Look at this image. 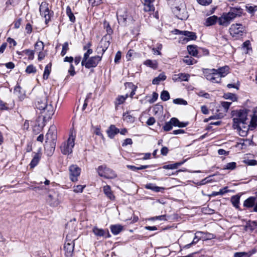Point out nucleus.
<instances>
[{
    "label": "nucleus",
    "instance_id": "1",
    "mask_svg": "<svg viewBox=\"0 0 257 257\" xmlns=\"http://www.w3.org/2000/svg\"><path fill=\"white\" fill-rule=\"evenodd\" d=\"M57 99L56 95L51 94H50L48 97L45 96L44 98L38 99L36 103L37 108L41 110V113L45 119H50L53 115L54 109L52 102Z\"/></svg>",
    "mask_w": 257,
    "mask_h": 257
},
{
    "label": "nucleus",
    "instance_id": "2",
    "mask_svg": "<svg viewBox=\"0 0 257 257\" xmlns=\"http://www.w3.org/2000/svg\"><path fill=\"white\" fill-rule=\"evenodd\" d=\"M233 118V127L237 130L240 136H245L248 131L247 120V111L240 110L234 112Z\"/></svg>",
    "mask_w": 257,
    "mask_h": 257
},
{
    "label": "nucleus",
    "instance_id": "3",
    "mask_svg": "<svg viewBox=\"0 0 257 257\" xmlns=\"http://www.w3.org/2000/svg\"><path fill=\"white\" fill-rule=\"evenodd\" d=\"M229 68L225 66L218 69H205L203 73L206 78L212 83H219L221 78L225 77L228 73Z\"/></svg>",
    "mask_w": 257,
    "mask_h": 257
},
{
    "label": "nucleus",
    "instance_id": "4",
    "mask_svg": "<svg viewBox=\"0 0 257 257\" xmlns=\"http://www.w3.org/2000/svg\"><path fill=\"white\" fill-rule=\"evenodd\" d=\"M242 11V9L240 8H231L228 13H223L218 18L219 25L225 27L228 26L233 19L241 16Z\"/></svg>",
    "mask_w": 257,
    "mask_h": 257
},
{
    "label": "nucleus",
    "instance_id": "5",
    "mask_svg": "<svg viewBox=\"0 0 257 257\" xmlns=\"http://www.w3.org/2000/svg\"><path fill=\"white\" fill-rule=\"evenodd\" d=\"M75 134L71 131L67 142H64L61 147V152L63 154L68 155L72 152V149L75 145Z\"/></svg>",
    "mask_w": 257,
    "mask_h": 257
},
{
    "label": "nucleus",
    "instance_id": "6",
    "mask_svg": "<svg viewBox=\"0 0 257 257\" xmlns=\"http://www.w3.org/2000/svg\"><path fill=\"white\" fill-rule=\"evenodd\" d=\"M172 33L175 35H180L182 36L180 38V41L182 43H186L189 41L195 40L197 38L196 34L192 32L187 31H180L178 29H175L172 31Z\"/></svg>",
    "mask_w": 257,
    "mask_h": 257
},
{
    "label": "nucleus",
    "instance_id": "7",
    "mask_svg": "<svg viewBox=\"0 0 257 257\" xmlns=\"http://www.w3.org/2000/svg\"><path fill=\"white\" fill-rule=\"evenodd\" d=\"M97 171L99 176L107 179H114L117 177L115 172L105 165L99 166Z\"/></svg>",
    "mask_w": 257,
    "mask_h": 257
},
{
    "label": "nucleus",
    "instance_id": "8",
    "mask_svg": "<svg viewBox=\"0 0 257 257\" xmlns=\"http://www.w3.org/2000/svg\"><path fill=\"white\" fill-rule=\"evenodd\" d=\"M101 56H95L93 57H88L85 60L83 59L81 62V65L84 66L85 68L89 69L97 66L98 64L101 61Z\"/></svg>",
    "mask_w": 257,
    "mask_h": 257
},
{
    "label": "nucleus",
    "instance_id": "9",
    "mask_svg": "<svg viewBox=\"0 0 257 257\" xmlns=\"http://www.w3.org/2000/svg\"><path fill=\"white\" fill-rule=\"evenodd\" d=\"M77 238H73L72 235L71 233L67 234L66 236L67 242L64 244V248L65 251V254L67 256H71L74 247V240Z\"/></svg>",
    "mask_w": 257,
    "mask_h": 257
},
{
    "label": "nucleus",
    "instance_id": "10",
    "mask_svg": "<svg viewBox=\"0 0 257 257\" xmlns=\"http://www.w3.org/2000/svg\"><path fill=\"white\" fill-rule=\"evenodd\" d=\"M244 30V27L240 24H232L229 28L230 34L233 37L242 36Z\"/></svg>",
    "mask_w": 257,
    "mask_h": 257
},
{
    "label": "nucleus",
    "instance_id": "11",
    "mask_svg": "<svg viewBox=\"0 0 257 257\" xmlns=\"http://www.w3.org/2000/svg\"><path fill=\"white\" fill-rule=\"evenodd\" d=\"M39 11L40 15L45 18L46 23H47L51 18L48 4L46 2H42L40 6Z\"/></svg>",
    "mask_w": 257,
    "mask_h": 257
},
{
    "label": "nucleus",
    "instance_id": "12",
    "mask_svg": "<svg viewBox=\"0 0 257 257\" xmlns=\"http://www.w3.org/2000/svg\"><path fill=\"white\" fill-rule=\"evenodd\" d=\"M69 171L70 180L73 182L77 181L81 173V168L76 165H72L69 167Z\"/></svg>",
    "mask_w": 257,
    "mask_h": 257
},
{
    "label": "nucleus",
    "instance_id": "13",
    "mask_svg": "<svg viewBox=\"0 0 257 257\" xmlns=\"http://www.w3.org/2000/svg\"><path fill=\"white\" fill-rule=\"evenodd\" d=\"M47 203L52 207H56L60 202V198L58 194H50L47 198Z\"/></svg>",
    "mask_w": 257,
    "mask_h": 257
},
{
    "label": "nucleus",
    "instance_id": "14",
    "mask_svg": "<svg viewBox=\"0 0 257 257\" xmlns=\"http://www.w3.org/2000/svg\"><path fill=\"white\" fill-rule=\"evenodd\" d=\"M174 12L178 15V18L181 20L186 19L188 17V14L184 4H181L180 7H176Z\"/></svg>",
    "mask_w": 257,
    "mask_h": 257
},
{
    "label": "nucleus",
    "instance_id": "15",
    "mask_svg": "<svg viewBox=\"0 0 257 257\" xmlns=\"http://www.w3.org/2000/svg\"><path fill=\"white\" fill-rule=\"evenodd\" d=\"M117 18L119 24L125 25L127 19V14L125 9H120L117 12Z\"/></svg>",
    "mask_w": 257,
    "mask_h": 257
},
{
    "label": "nucleus",
    "instance_id": "16",
    "mask_svg": "<svg viewBox=\"0 0 257 257\" xmlns=\"http://www.w3.org/2000/svg\"><path fill=\"white\" fill-rule=\"evenodd\" d=\"M92 231L94 234L98 237L104 236L106 235V237H109L110 235L108 230H105L104 229L99 228L96 226L93 227Z\"/></svg>",
    "mask_w": 257,
    "mask_h": 257
},
{
    "label": "nucleus",
    "instance_id": "17",
    "mask_svg": "<svg viewBox=\"0 0 257 257\" xmlns=\"http://www.w3.org/2000/svg\"><path fill=\"white\" fill-rule=\"evenodd\" d=\"M154 2V0H144V10L145 12H154L155 11Z\"/></svg>",
    "mask_w": 257,
    "mask_h": 257
},
{
    "label": "nucleus",
    "instance_id": "18",
    "mask_svg": "<svg viewBox=\"0 0 257 257\" xmlns=\"http://www.w3.org/2000/svg\"><path fill=\"white\" fill-rule=\"evenodd\" d=\"M190 75L185 73H179L177 75H174L173 76L172 79L174 82L176 81H187Z\"/></svg>",
    "mask_w": 257,
    "mask_h": 257
},
{
    "label": "nucleus",
    "instance_id": "19",
    "mask_svg": "<svg viewBox=\"0 0 257 257\" xmlns=\"http://www.w3.org/2000/svg\"><path fill=\"white\" fill-rule=\"evenodd\" d=\"M108 137L113 139L115 135L119 133V130L114 125H111L106 131Z\"/></svg>",
    "mask_w": 257,
    "mask_h": 257
},
{
    "label": "nucleus",
    "instance_id": "20",
    "mask_svg": "<svg viewBox=\"0 0 257 257\" xmlns=\"http://www.w3.org/2000/svg\"><path fill=\"white\" fill-rule=\"evenodd\" d=\"M14 94L17 96L19 99L22 101L25 97V93L24 92H22L21 87L20 85H17L15 86L14 90Z\"/></svg>",
    "mask_w": 257,
    "mask_h": 257
},
{
    "label": "nucleus",
    "instance_id": "21",
    "mask_svg": "<svg viewBox=\"0 0 257 257\" xmlns=\"http://www.w3.org/2000/svg\"><path fill=\"white\" fill-rule=\"evenodd\" d=\"M53 128H54V127H51L46 135V142L47 143H51V142L54 141L55 139V135L52 132Z\"/></svg>",
    "mask_w": 257,
    "mask_h": 257
},
{
    "label": "nucleus",
    "instance_id": "22",
    "mask_svg": "<svg viewBox=\"0 0 257 257\" xmlns=\"http://www.w3.org/2000/svg\"><path fill=\"white\" fill-rule=\"evenodd\" d=\"M111 232L114 234H118L123 229V226L120 224L112 225L110 227Z\"/></svg>",
    "mask_w": 257,
    "mask_h": 257
},
{
    "label": "nucleus",
    "instance_id": "23",
    "mask_svg": "<svg viewBox=\"0 0 257 257\" xmlns=\"http://www.w3.org/2000/svg\"><path fill=\"white\" fill-rule=\"evenodd\" d=\"M217 20L218 21V19L216 16L209 17L206 19L205 25L206 26H212L214 25Z\"/></svg>",
    "mask_w": 257,
    "mask_h": 257
},
{
    "label": "nucleus",
    "instance_id": "24",
    "mask_svg": "<svg viewBox=\"0 0 257 257\" xmlns=\"http://www.w3.org/2000/svg\"><path fill=\"white\" fill-rule=\"evenodd\" d=\"M170 121L172 124V125L178 126L179 127H185L187 125V123L180 122L177 118L175 117L172 118L170 119Z\"/></svg>",
    "mask_w": 257,
    "mask_h": 257
},
{
    "label": "nucleus",
    "instance_id": "25",
    "mask_svg": "<svg viewBox=\"0 0 257 257\" xmlns=\"http://www.w3.org/2000/svg\"><path fill=\"white\" fill-rule=\"evenodd\" d=\"M145 188L156 192H162L164 190V188L156 186L154 184L151 183L146 185Z\"/></svg>",
    "mask_w": 257,
    "mask_h": 257
},
{
    "label": "nucleus",
    "instance_id": "26",
    "mask_svg": "<svg viewBox=\"0 0 257 257\" xmlns=\"http://www.w3.org/2000/svg\"><path fill=\"white\" fill-rule=\"evenodd\" d=\"M203 234L202 231H197L195 234V236L193 238L192 242L186 245V247H189L191 244H193L197 242L200 239H201V235Z\"/></svg>",
    "mask_w": 257,
    "mask_h": 257
},
{
    "label": "nucleus",
    "instance_id": "27",
    "mask_svg": "<svg viewBox=\"0 0 257 257\" xmlns=\"http://www.w3.org/2000/svg\"><path fill=\"white\" fill-rule=\"evenodd\" d=\"M144 64L153 69H156L158 66L157 62L156 60H151L150 59L146 60L144 62Z\"/></svg>",
    "mask_w": 257,
    "mask_h": 257
},
{
    "label": "nucleus",
    "instance_id": "28",
    "mask_svg": "<svg viewBox=\"0 0 257 257\" xmlns=\"http://www.w3.org/2000/svg\"><path fill=\"white\" fill-rule=\"evenodd\" d=\"M166 79V76L164 73H161L159 76L155 78L152 81L153 84H158L161 81H164Z\"/></svg>",
    "mask_w": 257,
    "mask_h": 257
},
{
    "label": "nucleus",
    "instance_id": "29",
    "mask_svg": "<svg viewBox=\"0 0 257 257\" xmlns=\"http://www.w3.org/2000/svg\"><path fill=\"white\" fill-rule=\"evenodd\" d=\"M187 50L189 53L193 56L196 57L198 54V50L195 46L189 45L187 47Z\"/></svg>",
    "mask_w": 257,
    "mask_h": 257
},
{
    "label": "nucleus",
    "instance_id": "30",
    "mask_svg": "<svg viewBox=\"0 0 257 257\" xmlns=\"http://www.w3.org/2000/svg\"><path fill=\"white\" fill-rule=\"evenodd\" d=\"M21 53H24L26 55L28 56V59L30 60H32L34 58V51L26 49L23 51L21 53H19V54L20 55Z\"/></svg>",
    "mask_w": 257,
    "mask_h": 257
},
{
    "label": "nucleus",
    "instance_id": "31",
    "mask_svg": "<svg viewBox=\"0 0 257 257\" xmlns=\"http://www.w3.org/2000/svg\"><path fill=\"white\" fill-rule=\"evenodd\" d=\"M257 125V115H254L251 118V119L250 121L249 124H247L248 128L252 130Z\"/></svg>",
    "mask_w": 257,
    "mask_h": 257
},
{
    "label": "nucleus",
    "instance_id": "32",
    "mask_svg": "<svg viewBox=\"0 0 257 257\" xmlns=\"http://www.w3.org/2000/svg\"><path fill=\"white\" fill-rule=\"evenodd\" d=\"M40 158V156L38 154H36L34 155L33 159L30 163L31 168H34L38 164L39 162Z\"/></svg>",
    "mask_w": 257,
    "mask_h": 257
},
{
    "label": "nucleus",
    "instance_id": "33",
    "mask_svg": "<svg viewBox=\"0 0 257 257\" xmlns=\"http://www.w3.org/2000/svg\"><path fill=\"white\" fill-rule=\"evenodd\" d=\"M255 198L253 197H250L246 199L244 202V205L246 207H252L253 205H255Z\"/></svg>",
    "mask_w": 257,
    "mask_h": 257
},
{
    "label": "nucleus",
    "instance_id": "34",
    "mask_svg": "<svg viewBox=\"0 0 257 257\" xmlns=\"http://www.w3.org/2000/svg\"><path fill=\"white\" fill-rule=\"evenodd\" d=\"M51 65L50 64H49L46 66L43 74V78L44 79H47L48 78L51 72Z\"/></svg>",
    "mask_w": 257,
    "mask_h": 257
},
{
    "label": "nucleus",
    "instance_id": "35",
    "mask_svg": "<svg viewBox=\"0 0 257 257\" xmlns=\"http://www.w3.org/2000/svg\"><path fill=\"white\" fill-rule=\"evenodd\" d=\"M123 120L127 121V122H133L135 120V117L128 112H126L123 115Z\"/></svg>",
    "mask_w": 257,
    "mask_h": 257
},
{
    "label": "nucleus",
    "instance_id": "36",
    "mask_svg": "<svg viewBox=\"0 0 257 257\" xmlns=\"http://www.w3.org/2000/svg\"><path fill=\"white\" fill-rule=\"evenodd\" d=\"M66 14L68 17H69L70 21L71 22L74 23L75 21V17L74 16L73 13L72 12L70 7L69 6H68L66 8Z\"/></svg>",
    "mask_w": 257,
    "mask_h": 257
},
{
    "label": "nucleus",
    "instance_id": "37",
    "mask_svg": "<svg viewBox=\"0 0 257 257\" xmlns=\"http://www.w3.org/2000/svg\"><path fill=\"white\" fill-rule=\"evenodd\" d=\"M44 48V45L43 42L38 41L35 44V51H42Z\"/></svg>",
    "mask_w": 257,
    "mask_h": 257
},
{
    "label": "nucleus",
    "instance_id": "38",
    "mask_svg": "<svg viewBox=\"0 0 257 257\" xmlns=\"http://www.w3.org/2000/svg\"><path fill=\"white\" fill-rule=\"evenodd\" d=\"M103 27L108 35H111L113 33V30L110 27L109 23L105 20L103 22Z\"/></svg>",
    "mask_w": 257,
    "mask_h": 257
},
{
    "label": "nucleus",
    "instance_id": "39",
    "mask_svg": "<svg viewBox=\"0 0 257 257\" xmlns=\"http://www.w3.org/2000/svg\"><path fill=\"white\" fill-rule=\"evenodd\" d=\"M183 162H179L173 164L167 165L164 166L163 168L166 169H177L178 166L183 164Z\"/></svg>",
    "mask_w": 257,
    "mask_h": 257
},
{
    "label": "nucleus",
    "instance_id": "40",
    "mask_svg": "<svg viewBox=\"0 0 257 257\" xmlns=\"http://www.w3.org/2000/svg\"><path fill=\"white\" fill-rule=\"evenodd\" d=\"M239 198V196L236 195L232 196L231 199L233 205L236 208L238 207Z\"/></svg>",
    "mask_w": 257,
    "mask_h": 257
},
{
    "label": "nucleus",
    "instance_id": "41",
    "mask_svg": "<svg viewBox=\"0 0 257 257\" xmlns=\"http://www.w3.org/2000/svg\"><path fill=\"white\" fill-rule=\"evenodd\" d=\"M183 62L188 65H192L196 63V61L194 59L189 56L185 57L183 59Z\"/></svg>",
    "mask_w": 257,
    "mask_h": 257
},
{
    "label": "nucleus",
    "instance_id": "42",
    "mask_svg": "<svg viewBox=\"0 0 257 257\" xmlns=\"http://www.w3.org/2000/svg\"><path fill=\"white\" fill-rule=\"evenodd\" d=\"M127 97L128 95L127 94L125 96H118L116 99V104L117 105H120L123 103Z\"/></svg>",
    "mask_w": 257,
    "mask_h": 257
},
{
    "label": "nucleus",
    "instance_id": "43",
    "mask_svg": "<svg viewBox=\"0 0 257 257\" xmlns=\"http://www.w3.org/2000/svg\"><path fill=\"white\" fill-rule=\"evenodd\" d=\"M161 98L163 101H167L170 99L169 93L166 90H164L161 94Z\"/></svg>",
    "mask_w": 257,
    "mask_h": 257
},
{
    "label": "nucleus",
    "instance_id": "44",
    "mask_svg": "<svg viewBox=\"0 0 257 257\" xmlns=\"http://www.w3.org/2000/svg\"><path fill=\"white\" fill-rule=\"evenodd\" d=\"M37 71L36 67L33 65H30L26 69V72L28 74L35 73Z\"/></svg>",
    "mask_w": 257,
    "mask_h": 257
},
{
    "label": "nucleus",
    "instance_id": "45",
    "mask_svg": "<svg viewBox=\"0 0 257 257\" xmlns=\"http://www.w3.org/2000/svg\"><path fill=\"white\" fill-rule=\"evenodd\" d=\"M224 97L225 99H230L232 101H235L237 100L236 96L231 93H227L224 94Z\"/></svg>",
    "mask_w": 257,
    "mask_h": 257
},
{
    "label": "nucleus",
    "instance_id": "46",
    "mask_svg": "<svg viewBox=\"0 0 257 257\" xmlns=\"http://www.w3.org/2000/svg\"><path fill=\"white\" fill-rule=\"evenodd\" d=\"M173 103L176 104L184 105L187 104V102L182 98H176L173 100Z\"/></svg>",
    "mask_w": 257,
    "mask_h": 257
},
{
    "label": "nucleus",
    "instance_id": "47",
    "mask_svg": "<svg viewBox=\"0 0 257 257\" xmlns=\"http://www.w3.org/2000/svg\"><path fill=\"white\" fill-rule=\"evenodd\" d=\"M202 233L203 234L201 235V239L202 240L211 239L214 237H213L214 235L212 234L205 233L204 232H202Z\"/></svg>",
    "mask_w": 257,
    "mask_h": 257
},
{
    "label": "nucleus",
    "instance_id": "48",
    "mask_svg": "<svg viewBox=\"0 0 257 257\" xmlns=\"http://www.w3.org/2000/svg\"><path fill=\"white\" fill-rule=\"evenodd\" d=\"M249 254L246 252H237L234 253L233 257H249Z\"/></svg>",
    "mask_w": 257,
    "mask_h": 257
},
{
    "label": "nucleus",
    "instance_id": "49",
    "mask_svg": "<svg viewBox=\"0 0 257 257\" xmlns=\"http://www.w3.org/2000/svg\"><path fill=\"white\" fill-rule=\"evenodd\" d=\"M245 8L247 12L250 14H253L254 12L257 11V6H256L253 7L248 5L245 6Z\"/></svg>",
    "mask_w": 257,
    "mask_h": 257
},
{
    "label": "nucleus",
    "instance_id": "50",
    "mask_svg": "<svg viewBox=\"0 0 257 257\" xmlns=\"http://www.w3.org/2000/svg\"><path fill=\"white\" fill-rule=\"evenodd\" d=\"M135 54L136 53L134 52V50H130L126 55V58L127 60L128 61L131 60L133 59V56H134Z\"/></svg>",
    "mask_w": 257,
    "mask_h": 257
},
{
    "label": "nucleus",
    "instance_id": "51",
    "mask_svg": "<svg viewBox=\"0 0 257 257\" xmlns=\"http://www.w3.org/2000/svg\"><path fill=\"white\" fill-rule=\"evenodd\" d=\"M68 49V42H65L63 45L62 50L61 53L62 56H64L66 54V52Z\"/></svg>",
    "mask_w": 257,
    "mask_h": 257
},
{
    "label": "nucleus",
    "instance_id": "52",
    "mask_svg": "<svg viewBox=\"0 0 257 257\" xmlns=\"http://www.w3.org/2000/svg\"><path fill=\"white\" fill-rule=\"evenodd\" d=\"M172 128V124L170 120L168 122H166L163 126V129L165 131H169Z\"/></svg>",
    "mask_w": 257,
    "mask_h": 257
},
{
    "label": "nucleus",
    "instance_id": "53",
    "mask_svg": "<svg viewBox=\"0 0 257 257\" xmlns=\"http://www.w3.org/2000/svg\"><path fill=\"white\" fill-rule=\"evenodd\" d=\"M236 167L235 162H231L227 164L224 167V169L233 170Z\"/></svg>",
    "mask_w": 257,
    "mask_h": 257
},
{
    "label": "nucleus",
    "instance_id": "54",
    "mask_svg": "<svg viewBox=\"0 0 257 257\" xmlns=\"http://www.w3.org/2000/svg\"><path fill=\"white\" fill-rule=\"evenodd\" d=\"M85 187V185H77L74 187V191L75 193H81Z\"/></svg>",
    "mask_w": 257,
    "mask_h": 257
},
{
    "label": "nucleus",
    "instance_id": "55",
    "mask_svg": "<svg viewBox=\"0 0 257 257\" xmlns=\"http://www.w3.org/2000/svg\"><path fill=\"white\" fill-rule=\"evenodd\" d=\"M198 4L202 6H207L211 3L212 0H197Z\"/></svg>",
    "mask_w": 257,
    "mask_h": 257
},
{
    "label": "nucleus",
    "instance_id": "56",
    "mask_svg": "<svg viewBox=\"0 0 257 257\" xmlns=\"http://www.w3.org/2000/svg\"><path fill=\"white\" fill-rule=\"evenodd\" d=\"M231 104V102H222L221 103V105L224 109V112H227V111Z\"/></svg>",
    "mask_w": 257,
    "mask_h": 257
},
{
    "label": "nucleus",
    "instance_id": "57",
    "mask_svg": "<svg viewBox=\"0 0 257 257\" xmlns=\"http://www.w3.org/2000/svg\"><path fill=\"white\" fill-rule=\"evenodd\" d=\"M94 133H95V135L100 136L102 139L104 138V137H103V135L102 134L101 131H100V128L99 127H95L94 128Z\"/></svg>",
    "mask_w": 257,
    "mask_h": 257
},
{
    "label": "nucleus",
    "instance_id": "58",
    "mask_svg": "<svg viewBox=\"0 0 257 257\" xmlns=\"http://www.w3.org/2000/svg\"><path fill=\"white\" fill-rule=\"evenodd\" d=\"M93 52L92 49L90 48L88 49L86 52L84 53L83 59H87L88 57H89V55L91 54Z\"/></svg>",
    "mask_w": 257,
    "mask_h": 257
},
{
    "label": "nucleus",
    "instance_id": "59",
    "mask_svg": "<svg viewBox=\"0 0 257 257\" xmlns=\"http://www.w3.org/2000/svg\"><path fill=\"white\" fill-rule=\"evenodd\" d=\"M120 58H121V52L120 51H118L116 53L115 56V58H114L115 63H118L119 62V60H120Z\"/></svg>",
    "mask_w": 257,
    "mask_h": 257
},
{
    "label": "nucleus",
    "instance_id": "60",
    "mask_svg": "<svg viewBox=\"0 0 257 257\" xmlns=\"http://www.w3.org/2000/svg\"><path fill=\"white\" fill-rule=\"evenodd\" d=\"M133 144V141L131 139L127 138L124 140L122 143V146H126L127 145H132Z\"/></svg>",
    "mask_w": 257,
    "mask_h": 257
},
{
    "label": "nucleus",
    "instance_id": "61",
    "mask_svg": "<svg viewBox=\"0 0 257 257\" xmlns=\"http://www.w3.org/2000/svg\"><path fill=\"white\" fill-rule=\"evenodd\" d=\"M0 109L1 110H7L8 107L7 106V103L3 102L0 99Z\"/></svg>",
    "mask_w": 257,
    "mask_h": 257
},
{
    "label": "nucleus",
    "instance_id": "62",
    "mask_svg": "<svg viewBox=\"0 0 257 257\" xmlns=\"http://www.w3.org/2000/svg\"><path fill=\"white\" fill-rule=\"evenodd\" d=\"M92 6H97L101 3V0H88Z\"/></svg>",
    "mask_w": 257,
    "mask_h": 257
},
{
    "label": "nucleus",
    "instance_id": "63",
    "mask_svg": "<svg viewBox=\"0 0 257 257\" xmlns=\"http://www.w3.org/2000/svg\"><path fill=\"white\" fill-rule=\"evenodd\" d=\"M198 95L201 97H203L206 98H209L210 95L207 93H205L204 92L201 91L198 93Z\"/></svg>",
    "mask_w": 257,
    "mask_h": 257
},
{
    "label": "nucleus",
    "instance_id": "64",
    "mask_svg": "<svg viewBox=\"0 0 257 257\" xmlns=\"http://www.w3.org/2000/svg\"><path fill=\"white\" fill-rule=\"evenodd\" d=\"M103 190L104 191V193H110V192H111L110 187L107 185H105L103 187Z\"/></svg>",
    "mask_w": 257,
    "mask_h": 257
}]
</instances>
